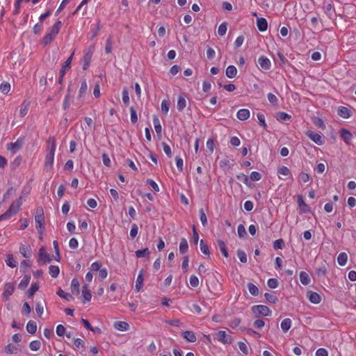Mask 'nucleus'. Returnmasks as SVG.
<instances>
[{
  "mask_svg": "<svg viewBox=\"0 0 356 356\" xmlns=\"http://www.w3.org/2000/svg\"><path fill=\"white\" fill-rule=\"evenodd\" d=\"M61 26L62 22L60 21L56 22L42 38V44L45 46L50 44L59 33Z\"/></svg>",
  "mask_w": 356,
  "mask_h": 356,
  "instance_id": "nucleus-1",
  "label": "nucleus"
},
{
  "mask_svg": "<svg viewBox=\"0 0 356 356\" xmlns=\"http://www.w3.org/2000/svg\"><path fill=\"white\" fill-rule=\"evenodd\" d=\"M35 226L38 232L42 234L44 229V216L42 209H38L35 216Z\"/></svg>",
  "mask_w": 356,
  "mask_h": 356,
  "instance_id": "nucleus-2",
  "label": "nucleus"
},
{
  "mask_svg": "<svg viewBox=\"0 0 356 356\" xmlns=\"http://www.w3.org/2000/svg\"><path fill=\"white\" fill-rule=\"evenodd\" d=\"M24 136L19 137L15 143H10L7 145V149L12 154L17 153L22 149L24 144Z\"/></svg>",
  "mask_w": 356,
  "mask_h": 356,
  "instance_id": "nucleus-3",
  "label": "nucleus"
},
{
  "mask_svg": "<svg viewBox=\"0 0 356 356\" xmlns=\"http://www.w3.org/2000/svg\"><path fill=\"white\" fill-rule=\"evenodd\" d=\"M74 53V51L72 52L71 56L64 62V63L62 65V67L59 72V77L58 79V83L59 84H62L63 77H64L66 72L70 68V65L72 63Z\"/></svg>",
  "mask_w": 356,
  "mask_h": 356,
  "instance_id": "nucleus-4",
  "label": "nucleus"
},
{
  "mask_svg": "<svg viewBox=\"0 0 356 356\" xmlns=\"http://www.w3.org/2000/svg\"><path fill=\"white\" fill-rule=\"evenodd\" d=\"M253 313L263 316H269L271 315V310L266 305H259L252 307Z\"/></svg>",
  "mask_w": 356,
  "mask_h": 356,
  "instance_id": "nucleus-5",
  "label": "nucleus"
},
{
  "mask_svg": "<svg viewBox=\"0 0 356 356\" xmlns=\"http://www.w3.org/2000/svg\"><path fill=\"white\" fill-rule=\"evenodd\" d=\"M51 261V258L47 252L45 248L42 247L39 250L38 262L40 265H44Z\"/></svg>",
  "mask_w": 356,
  "mask_h": 356,
  "instance_id": "nucleus-6",
  "label": "nucleus"
},
{
  "mask_svg": "<svg viewBox=\"0 0 356 356\" xmlns=\"http://www.w3.org/2000/svg\"><path fill=\"white\" fill-rule=\"evenodd\" d=\"M305 135L318 145H321L324 143L322 136L314 131L308 130L305 132Z\"/></svg>",
  "mask_w": 356,
  "mask_h": 356,
  "instance_id": "nucleus-7",
  "label": "nucleus"
},
{
  "mask_svg": "<svg viewBox=\"0 0 356 356\" xmlns=\"http://www.w3.org/2000/svg\"><path fill=\"white\" fill-rule=\"evenodd\" d=\"M216 339L223 344H230L232 341V338L229 334H227L225 331H218L215 333Z\"/></svg>",
  "mask_w": 356,
  "mask_h": 356,
  "instance_id": "nucleus-8",
  "label": "nucleus"
},
{
  "mask_svg": "<svg viewBox=\"0 0 356 356\" xmlns=\"http://www.w3.org/2000/svg\"><path fill=\"white\" fill-rule=\"evenodd\" d=\"M15 291V285L13 283L7 282L4 285L3 292L2 297L4 300H8L10 296L13 295Z\"/></svg>",
  "mask_w": 356,
  "mask_h": 356,
  "instance_id": "nucleus-9",
  "label": "nucleus"
},
{
  "mask_svg": "<svg viewBox=\"0 0 356 356\" xmlns=\"http://www.w3.org/2000/svg\"><path fill=\"white\" fill-rule=\"evenodd\" d=\"M258 64L260 65L261 68L264 70H269L271 67V62L270 59L265 56H261L258 58Z\"/></svg>",
  "mask_w": 356,
  "mask_h": 356,
  "instance_id": "nucleus-10",
  "label": "nucleus"
},
{
  "mask_svg": "<svg viewBox=\"0 0 356 356\" xmlns=\"http://www.w3.org/2000/svg\"><path fill=\"white\" fill-rule=\"evenodd\" d=\"M297 202L301 213H309L311 211L310 207L305 202L301 195H298Z\"/></svg>",
  "mask_w": 356,
  "mask_h": 356,
  "instance_id": "nucleus-11",
  "label": "nucleus"
},
{
  "mask_svg": "<svg viewBox=\"0 0 356 356\" xmlns=\"http://www.w3.org/2000/svg\"><path fill=\"white\" fill-rule=\"evenodd\" d=\"M16 213V211L14 210V203H12L9 209L0 216V221L8 220Z\"/></svg>",
  "mask_w": 356,
  "mask_h": 356,
  "instance_id": "nucleus-12",
  "label": "nucleus"
},
{
  "mask_svg": "<svg viewBox=\"0 0 356 356\" xmlns=\"http://www.w3.org/2000/svg\"><path fill=\"white\" fill-rule=\"evenodd\" d=\"M54 154L55 153H51L49 152H47L44 161V166L47 169V170H49L52 168L54 161Z\"/></svg>",
  "mask_w": 356,
  "mask_h": 356,
  "instance_id": "nucleus-13",
  "label": "nucleus"
},
{
  "mask_svg": "<svg viewBox=\"0 0 356 356\" xmlns=\"http://www.w3.org/2000/svg\"><path fill=\"white\" fill-rule=\"evenodd\" d=\"M307 297L309 300L314 304H318L321 301V297L320 295L312 291L307 292Z\"/></svg>",
  "mask_w": 356,
  "mask_h": 356,
  "instance_id": "nucleus-14",
  "label": "nucleus"
},
{
  "mask_svg": "<svg viewBox=\"0 0 356 356\" xmlns=\"http://www.w3.org/2000/svg\"><path fill=\"white\" fill-rule=\"evenodd\" d=\"M92 56V51L90 50H88L85 53V54L82 58L83 70H86L89 67Z\"/></svg>",
  "mask_w": 356,
  "mask_h": 356,
  "instance_id": "nucleus-15",
  "label": "nucleus"
},
{
  "mask_svg": "<svg viewBox=\"0 0 356 356\" xmlns=\"http://www.w3.org/2000/svg\"><path fill=\"white\" fill-rule=\"evenodd\" d=\"M143 280H144V270L143 269L140 270L138 275V277H137V279H136V291L137 292L140 291V290L142 289L143 286Z\"/></svg>",
  "mask_w": 356,
  "mask_h": 356,
  "instance_id": "nucleus-16",
  "label": "nucleus"
},
{
  "mask_svg": "<svg viewBox=\"0 0 356 356\" xmlns=\"http://www.w3.org/2000/svg\"><path fill=\"white\" fill-rule=\"evenodd\" d=\"M323 8L325 14L328 16V17L330 19H333L334 16L335 15L334 4L332 3H327L323 7Z\"/></svg>",
  "mask_w": 356,
  "mask_h": 356,
  "instance_id": "nucleus-17",
  "label": "nucleus"
},
{
  "mask_svg": "<svg viewBox=\"0 0 356 356\" xmlns=\"http://www.w3.org/2000/svg\"><path fill=\"white\" fill-rule=\"evenodd\" d=\"M82 297L83 298V303H86V302H90L92 298L91 292L89 290L87 285H84L82 287Z\"/></svg>",
  "mask_w": 356,
  "mask_h": 356,
  "instance_id": "nucleus-18",
  "label": "nucleus"
},
{
  "mask_svg": "<svg viewBox=\"0 0 356 356\" xmlns=\"http://www.w3.org/2000/svg\"><path fill=\"white\" fill-rule=\"evenodd\" d=\"M236 117L240 120H245L250 118V111L246 108H241L238 111Z\"/></svg>",
  "mask_w": 356,
  "mask_h": 356,
  "instance_id": "nucleus-19",
  "label": "nucleus"
},
{
  "mask_svg": "<svg viewBox=\"0 0 356 356\" xmlns=\"http://www.w3.org/2000/svg\"><path fill=\"white\" fill-rule=\"evenodd\" d=\"M47 152L55 153L56 148V139L54 136H51L47 140Z\"/></svg>",
  "mask_w": 356,
  "mask_h": 356,
  "instance_id": "nucleus-20",
  "label": "nucleus"
},
{
  "mask_svg": "<svg viewBox=\"0 0 356 356\" xmlns=\"http://www.w3.org/2000/svg\"><path fill=\"white\" fill-rule=\"evenodd\" d=\"M338 115L343 118H348L351 115V111L345 106H339L338 108Z\"/></svg>",
  "mask_w": 356,
  "mask_h": 356,
  "instance_id": "nucleus-21",
  "label": "nucleus"
},
{
  "mask_svg": "<svg viewBox=\"0 0 356 356\" xmlns=\"http://www.w3.org/2000/svg\"><path fill=\"white\" fill-rule=\"evenodd\" d=\"M257 25L260 31H265L268 28V22L265 18H259L257 20Z\"/></svg>",
  "mask_w": 356,
  "mask_h": 356,
  "instance_id": "nucleus-22",
  "label": "nucleus"
},
{
  "mask_svg": "<svg viewBox=\"0 0 356 356\" xmlns=\"http://www.w3.org/2000/svg\"><path fill=\"white\" fill-rule=\"evenodd\" d=\"M237 74V69L234 65H229L225 71L226 76L229 78L232 79L234 78L236 76Z\"/></svg>",
  "mask_w": 356,
  "mask_h": 356,
  "instance_id": "nucleus-23",
  "label": "nucleus"
},
{
  "mask_svg": "<svg viewBox=\"0 0 356 356\" xmlns=\"http://www.w3.org/2000/svg\"><path fill=\"white\" fill-rule=\"evenodd\" d=\"M182 337L188 342L193 343L197 338L192 331H184L182 332Z\"/></svg>",
  "mask_w": 356,
  "mask_h": 356,
  "instance_id": "nucleus-24",
  "label": "nucleus"
},
{
  "mask_svg": "<svg viewBox=\"0 0 356 356\" xmlns=\"http://www.w3.org/2000/svg\"><path fill=\"white\" fill-rule=\"evenodd\" d=\"M114 327L120 331H127L129 328V325L124 321H117L114 323Z\"/></svg>",
  "mask_w": 356,
  "mask_h": 356,
  "instance_id": "nucleus-25",
  "label": "nucleus"
},
{
  "mask_svg": "<svg viewBox=\"0 0 356 356\" xmlns=\"http://www.w3.org/2000/svg\"><path fill=\"white\" fill-rule=\"evenodd\" d=\"M341 137L346 143H349L353 138V135L348 130L342 129L341 130Z\"/></svg>",
  "mask_w": 356,
  "mask_h": 356,
  "instance_id": "nucleus-26",
  "label": "nucleus"
},
{
  "mask_svg": "<svg viewBox=\"0 0 356 356\" xmlns=\"http://www.w3.org/2000/svg\"><path fill=\"white\" fill-rule=\"evenodd\" d=\"M291 325H292V321L290 318H284L281 322V325H280L281 329L284 332H286L291 328Z\"/></svg>",
  "mask_w": 356,
  "mask_h": 356,
  "instance_id": "nucleus-27",
  "label": "nucleus"
},
{
  "mask_svg": "<svg viewBox=\"0 0 356 356\" xmlns=\"http://www.w3.org/2000/svg\"><path fill=\"white\" fill-rule=\"evenodd\" d=\"M300 280L303 285H308L310 283V277L309 274L305 271L300 273Z\"/></svg>",
  "mask_w": 356,
  "mask_h": 356,
  "instance_id": "nucleus-28",
  "label": "nucleus"
},
{
  "mask_svg": "<svg viewBox=\"0 0 356 356\" xmlns=\"http://www.w3.org/2000/svg\"><path fill=\"white\" fill-rule=\"evenodd\" d=\"M79 282L76 278H74L71 282V291L73 294L79 293Z\"/></svg>",
  "mask_w": 356,
  "mask_h": 356,
  "instance_id": "nucleus-29",
  "label": "nucleus"
},
{
  "mask_svg": "<svg viewBox=\"0 0 356 356\" xmlns=\"http://www.w3.org/2000/svg\"><path fill=\"white\" fill-rule=\"evenodd\" d=\"M348 261V254L346 252H341L337 257V262L339 266H344Z\"/></svg>",
  "mask_w": 356,
  "mask_h": 356,
  "instance_id": "nucleus-30",
  "label": "nucleus"
},
{
  "mask_svg": "<svg viewBox=\"0 0 356 356\" xmlns=\"http://www.w3.org/2000/svg\"><path fill=\"white\" fill-rule=\"evenodd\" d=\"M217 243H218V245L219 249H220V252H222V255L225 257L227 258L229 257V254H228V252H227V250L226 248L225 243L222 240H218Z\"/></svg>",
  "mask_w": 356,
  "mask_h": 356,
  "instance_id": "nucleus-31",
  "label": "nucleus"
},
{
  "mask_svg": "<svg viewBox=\"0 0 356 356\" xmlns=\"http://www.w3.org/2000/svg\"><path fill=\"white\" fill-rule=\"evenodd\" d=\"M26 330L30 334H35L37 330V324L33 321H29L26 325Z\"/></svg>",
  "mask_w": 356,
  "mask_h": 356,
  "instance_id": "nucleus-32",
  "label": "nucleus"
},
{
  "mask_svg": "<svg viewBox=\"0 0 356 356\" xmlns=\"http://www.w3.org/2000/svg\"><path fill=\"white\" fill-rule=\"evenodd\" d=\"M31 280V276L29 275H26L23 279L20 281L18 287L20 289H24L27 287Z\"/></svg>",
  "mask_w": 356,
  "mask_h": 356,
  "instance_id": "nucleus-33",
  "label": "nucleus"
},
{
  "mask_svg": "<svg viewBox=\"0 0 356 356\" xmlns=\"http://www.w3.org/2000/svg\"><path fill=\"white\" fill-rule=\"evenodd\" d=\"M188 250V241L185 238H182L179 244V252L181 254L186 253Z\"/></svg>",
  "mask_w": 356,
  "mask_h": 356,
  "instance_id": "nucleus-34",
  "label": "nucleus"
},
{
  "mask_svg": "<svg viewBox=\"0 0 356 356\" xmlns=\"http://www.w3.org/2000/svg\"><path fill=\"white\" fill-rule=\"evenodd\" d=\"M59 273H60V268L58 266L51 265L49 267V273L50 274V275L52 277H54V278L57 277L59 275Z\"/></svg>",
  "mask_w": 356,
  "mask_h": 356,
  "instance_id": "nucleus-35",
  "label": "nucleus"
},
{
  "mask_svg": "<svg viewBox=\"0 0 356 356\" xmlns=\"http://www.w3.org/2000/svg\"><path fill=\"white\" fill-rule=\"evenodd\" d=\"M29 108V103L24 102L20 106L19 115L22 118L24 117L27 113Z\"/></svg>",
  "mask_w": 356,
  "mask_h": 356,
  "instance_id": "nucleus-36",
  "label": "nucleus"
},
{
  "mask_svg": "<svg viewBox=\"0 0 356 356\" xmlns=\"http://www.w3.org/2000/svg\"><path fill=\"white\" fill-rule=\"evenodd\" d=\"M220 167L223 170H229L232 167V164L230 163V161L228 159H222L220 161Z\"/></svg>",
  "mask_w": 356,
  "mask_h": 356,
  "instance_id": "nucleus-37",
  "label": "nucleus"
},
{
  "mask_svg": "<svg viewBox=\"0 0 356 356\" xmlns=\"http://www.w3.org/2000/svg\"><path fill=\"white\" fill-rule=\"evenodd\" d=\"M248 291L250 293L254 296H257L259 294V289L258 287L254 285V284L249 282L247 284Z\"/></svg>",
  "mask_w": 356,
  "mask_h": 356,
  "instance_id": "nucleus-38",
  "label": "nucleus"
},
{
  "mask_svg": "<svg viewBox=\"0 0 356 356\" xmlns=\"http://www.w3.org/2000/svg\"><path fill=\"white\" fill-rule=\"evenodd\" d=\"M39 289V284L38 283H32L31 287L27 291V296L29 298H32L34 293Z\"/></svg>",
  "mask_w": 356,
  "mask_h": 356,
  "instance_id": "nucleus-39",
  "label": "nucleus"
},
{
  "mask_svg": "<svg viewBox=\"0 0 356 356\" xmlns=\"http://www.w3.org/2000/svg\"><path fill=\"white\" fill-rule=\"evenodd\" d=\"M135 254L137 258H142L148 257L150 254V251L148 248H144L142 250H136Z\"/></svg>",
  "mask_w": 356,
  "mask_h": 356,
  "instance_id": "nucleus-40",
  "label": "nucleus"
},
{
  "mask_svg": "<svg viewBox=\"0 0 356 356\" xmlns=\"http://www.w3.org/2000/svg\"><path fill=\"white\" fill-rule=\"evenodd\" d=\"M17 350L18 349L17 346L13 345L12 343L8 344L4 348V352L6 354H16L17 353Z\"/></svg>",
  "mask_w": 356,
  "mask_h": 356,
  "instance_id": "nucleus-41",
  "label": "nucleus"
},
{
  "mask_svg": "<svg viewBox=\"0 0 356 356\" xmlns=\"http://www.w3.org/2000/svg\"><path fill=\"white\" fill-rule=\"evenodd\" d=\"M56 294L61 298H64L68 301L74 299L73 296L71 294L65 293V291H63L61 289H59L57 291Z\"/></svg>",
  "mask_w": 356,
  "mask_h": 356,
  "instance_id": "nucleus-42",
  "label": "nucleus"
},
{
  "mask_svg": "<svg viewBox=\"0 0 356 356\" xmlns=\"http://www.w3.org/2000/svg\"><path fill=\"white\" fill-rule=\"evenodd\" d=\"M153 123L154 125V129L157 134H161L162 131V127L160 123L159 118L156 116H154L153 118Z\"/></svg>",
  "mask_w": 356,
  "mask_h": 356,
  "instance_id": "nucleus-43",
  "label": "nucleus"
},
{
  "mask_svg": "<svg viewBox=\"0 0 356 356\" xmlns=\"http://www.w3.org/2000/svg\"><path fill=\"white\" fill-rule=\"evenodd\" d=\"M186 106V101L182 96H179L177 100V109L179 111H182Z\"/></svg>",
  "mask_w": 356,
  "mask_h": 356,
  "instance_id": "nucleus-44",
  "label": "nucleus"
},
{
  "mask_svg": "<svg viewBox=\"0 0 356 356\" xmlns=\"http://www.w3.org/2000/svg\"><path fill=\"white\" fill-rule=\"evenodd\" d=\"M200 248L201 252L203 254L209 255L210 252H209V247L203 239L200 240Z\"/></svg>",
  "mask_w": 356,
  "mask_h": 356,
  "instance_id": "nucleus-45",
  "label": "nucleus"
},
{
  "mask_svg": "<svg viewBox=\"0 0 356 356\" xmlns=\"http://www.w3.org/2000/svg\"><path fill=\"white\" fill-rule=\"evenodd\" d=\"M227 30V23L224 22H222L218 29V34L220 36H223L225 35Z\"/></svg>",
  "mask_w": 356,
  "mask_h": 356,
  "instance_id": "nucleus-46",
  "label": "nucleus"
},
{
  "mask_svg": "<svg viewBox=\"0 0 356 356\" xmlns=\"http://www.w3.org/2000/svg\"><path fill=\"white\" fill-rule=\"evenodd\" d=\"M0 90L3 94H8L10 90V84L8 82L3 81L0 85Z\"/></svg>",
  "mask_w": 356,
  "mask_h": 356,
  "instance_id": "nucleus-47",
  "label": "nucleus"
},
{
  "mask_svg": "<svg viewBox=\"0 0 356 356\" xmlns=\"http://www.w3.org/2000/svg\"><path fill=\"white\" fill-rule=\"evenodd\" d=\"M19 252L25 258L30 257V254H29L30 252V248L29 246L22 245L19 248Z\"/></svg>",
  "mask_w": 356,
  "mask_h": 356,
  "instance_id": "nucleus-48",
  "label": "nucleus"
},
{
  "mask_svg": "<svg viewBox=\"0 0 356 356\" xmlns=\"http://www.w3.org/2000/svg\"><path fill=\"white\" fill-rule=\"evenodd\" d=\"M264 297L266 300L270 303H275L278 301L277 297L273 293H266Z\"/></svg>",
  "mask_w": 356,
  "mask_h": 356,
  "instance_id": "nucleus-49",
  "label": "nucleus"
},
{
  "mask_svg": "<svg viewBox=\"0 0 356 356\" xmlns=\"http://www.w3.org/2000/svg\"><path fill=\"white\" fill-rule=\"evenodd\" d=\"M6 263L10 268H15L16 266V261L13 257V254H8L7 256Z\"/></svg>",
  "mask_w": 356,
  "mask_h": 356,
  "instance_id": "nucleus-50",
  "label": "nucleus"
},
{
  "mask_svg": "<svg viewBox=\"0 0 356 356\" xmlns=\"http://www.w3.org/2000/svg\"><path fill=\"white\" fill-rule=\"evenodd\" d=\"M199 213H200V221L202 224V225L204 227H206L208 224L207 222V216L204 211V209H200L199 210Z\"/></svg>",
  "mask_w": 356,
  "mask_h": 356,
  "instance_id": "nucleus-51",
  "label": "nucleus"
},
{
  "mask_svg": "<svg viewBox=\"0 0 356 356\" xmlns=\"http://www.w3.org/2000/svg\"><path fill=\"white\" fill-rule=\"evenodd\" d=\"M40 346H41V343L40 341H38V340L32 341L29 344V347H30L31 350L33 351L38 350L40 348Z\"/></svg>",
  "mask_w": 356,
  "mask_h": 356,
  "instance_id": "nucleus-52",
  "label": "nucleus"
},
{
  "mask_svg": "<svg viewBox=\"0 0 356 356\" xmlns=\"http://www.w3.org/2000/svg\"><path fill=\"white\" fill-rule=\"evenodd\" d=\"M122 101L125 106H128L129 104V92L127 88H124L122 90Z\"/></svg>",
  "mask_w": 356,
  "mask_h": 356,
  "instance_id": "nucleus-53",
  "label": "nucleus"
},
{
  "mask_svg": "<svg viewBox=\"0 0 356 356\" xmlns=\"http://www.w3.org/2000/svg\"><path fill=\"white\" fill-rule=\"evenodd\" d=\"M87 90H88V85H87L86 81L83 80L81 82V87H80L79 91V97H81L82 96H83L86 94Z\"/></svg>",
  "mask_w": 356,
  "mask_h": 356,
  "instance_id": "nucleus-54",
  "label": "nucleus"
},
{
  "mask_svg": "<svg viewBox=\"0 0 356 356\" xmlns=\"http://www.w3.org/2000/svg\"><path fill=\"white\" fill-rule=\"evenodd\" d=\"M284 242L282 238L277 239L273 242V248L275 250L282 249Z\"/></svg>",
  "mask_w": 356,
  "mask_h": 356,
  "instance_id": "nucleus-55",
  "label": "nucleus"
},
{
  "mask_svg": "<svg viewBox=\"0 0 356 356\" xmlns=\"http://www.w3.org/2000/svg\"><path fill=\"white\" fill-rule=\"evenodd\" d=\"M113 49V41L111 37L107 38L106 42L105 51L106 54H109L111 52Z\"/></svg>",
  "mask_w": 356,
  "mask_h": 356,
  "instance_id": "nucleus-56",
  "label": "nucleus"
},
{
  "mask_svg": "<svg viewBox=\"0 0 356 356\" xmlns=\"http://www.w3.org/2000/svg\"><path fill=\"white\" fill-rule=\"evenodd\" d=\"M237 256L242 263H246L247 262V256L245 252L243 250H237Z\"/></svg>",
  "mask_w": 356,
  "mask_h": 356,
  "instance_id": "nucleus-57",
  "label": "nucleus"
},
{
  "mask_svg": "<svg viewBox=\"0 0 356 356\" xmlns=\"http://www.w3.org/2000/svg\"><path fill=\"white\" fill-rule=\"evenodd\" d=\"M257 119L259 120V122L260 124V125L264 127L265 129H266L267 128V124L266 123V121H265V116L263 113H258L257 114Z\"/></svg>",
  "mask_w": 356,
  "mask_h": 356,
  "instance_id": "nucleus-58",
  "label": "nucleus"
},
{
  "mask_svg": "<svg viewBox=\"0 0 356 356\" xmlns=\"http://www.w3.org/2000/svg\"><path fill=\"white\" fill-rule=\"evenodd\" d=\"M147 184L151 187L155 192L159 191V187L158 184L152 179H149L147 180Z\"/></svg>",
  "mask_w": 356,
  "mask_h": 356,
  "instance_id": "nucleus-59",
  "label": "nucleus"
},
{
  "mask_svg": "<svg viewBox=\"0 0 356 356\" xmlns=\"http://www.w3.org/2000/svg\"><path fill=\"white\" fill-rule=\"evenodd\" d=\"M236 177L238 180L243 181L245 185H247V186L250 185L249 178L246 175H245L243 173H241V174L238 175L236 176Z\"/></svg>",
  "mask_w": 356,
  "mask_h": 356,
  "instance_id": "nucleus-60",
  "label": "nucleus"
},
{
  "mask_svg": "<svg viewBox=\"0 0 356 356\" xmlns=\"http://www.w3.org/2000/svg\"><path fill=\"white\" fill-rule=\"evenodd\" d=\"M267 285L270 289H275L278 286V281L275 278H270L268 280Z\"/></svg>",
  "mask_w": 356,
  "mask_h": 356,
  "instance_id": "nucleus-61",
  "label": "nucleus"
},
{
  "mask_svg": "<svg viewBox=\"0 0 356 356\" xmlns=\"http://www.w3.org/2000/svg\"><path fill=\"white\" fill-rule=\"evenodd\" d=\"M277 172L280 175H285V176L289 175L291 174L290 170L287 167L284 166V165H282L278 168Z\"/></svg>",
  "mask_w": 356,
  "mask_h": 356,
  "instance_id": "nucleus-62",
  "label": "nucleus"
},
{
  "mask_svg": "<svg viewBox=\"0 0 356 356\" xmlns=\"http://www.w3.org/2000/svg\"><path fill=\"white\" fill-rule=\"evenodd\" d=\"M238 348H239L240 350L243 353H244L245 355H248L249 353L248 348L247 345L244 342L239 341L238 343Z\"/></svg>",
  "mask_w": 356,
  "mask_h": 356,
  "instance_id": "nucleus-63",
  "label": "nucleus"
},
{
  "mask_svg": "<svg viewBox=\"0 0 356 356\" xmlns=\"http://www.w3.org/2000/svg\"><path fill=\"white\" fill-rule=\"evenodd\" d=\"M170 108V102L167 100H163L161 102V111L163 113L167 114Z\"/></svg>",
  "mask_w": 356,
  "mask_h": 356,
  "instance_id": "nucleus-64",
  "label": "nucleus"
}]
</instances>
